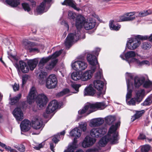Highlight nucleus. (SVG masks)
I'll use <instances>...</instances> for the list:
<instances>
[{"label":"nucleus","mask_w":152,"mask_h":152,"mask_svg":"<svg viewBox=\"0 0 152 152\" xmlns=\"http://www.w3.org/2000/svg\"><path fill=\"white\" fill-rule=\"evenodd\" d=\"M86 21L85 18L82 15H78L77 16L75 25L77 29L74 34L70 33L68 34L65 42V45L66 47H70L73 42L77 41L80 38L81 32L79 29L82 27Z\"/></svg>","instance_id":"f257e3e1"},{"label":"nucleus","mask_w":152,"mask_h":152,"mask_svg":"<svg viewBox=\"0 0 152 152\" xmlns=\"http://www.w3.org/2000/svg\"><path fill=\"white\" fill-rule=\"evenodd\" d=\"M106 106L104 102H97L94 104L88 103L85 105L82 109L79 110L78 113L79 114L82 115L88 111V114H89L96 111L97 109H104Z\"/></svg>","instance_id":"f03ea898"},{"label":"nucleus","mask_w":152,"mask_h":152,"mask_svg":"<svg viewBox=\"0 0 152 152\" xmlns=\"http://www.w3.org/2000/svg\"><path fill=\"white\" fill-rule=\"evenodd\" d=\"M11 57L12 59H11V61H13V64L15 67L20 70L24 73H27L29 71V68L26 63L23 61H20L19 62V65L18 61V58L16 56H13L10 54V57Z\"/></svg>","instance_id":"7ed1b4c3"},{"label":"nucleus","mask_w":152,"mask_h":152,"mask_svg":"<svg viewBox=\"0 0 152 152\" xmlns=\"http://www.w3.org/2000/svg\"><path fill=\"white\" fill-rule=\"evenodd\" d=\"M118 139L116 137L109 134L108 132L107 135L102 137L99 140V144L100 146L104 147L108 141H110L112 144H115L117 142Z\"/></svg>","instance_id":"20e7f679"},{"label":"nucleus","mask_w":152,"mask_h":152,"mask_svg":"<svg viewBox=\"0 0 152 152\" xmlns=\"http://www.w3.org/2000/svg\"><path fill=\"white\" fill-rule=\"evenodd\" d=\"M52 0H44L37 7L36 11L39 14H42L47 12L50 7V3Z\"/></svg>","instance_id":"39448f33"},{"label":"nucleus","mask_w":152,"mask_h":152,"mask_svg":"<svg viewBox=\"0 0 152 152\" xmlns=\"http://www.w3.org/2000/svg\"><path fill=\"white\" fill-rule=\"evenodd\" d=\"M46 80V86L48 88H53L56 86L57 80L55 75H50Z\"/></svg>","instance_id":"423d86ee"},{"label":"nucleus","mask_w":152,"mask_h":152,"mask_svg":"<svg viewBox=\"0 0 152 152\" xmlns=\"http://www.w3.org/2000/svg\"><path fill=\"white\" fill-rule=\"evenodd\" d=\"M144 94V90H141L138 91L137 92L136 96L134 98H132L128 102L127 104L129 105H135L136 102L138 104L142 100Z\"/></svg>","instance_id":"0eeeda50"},{"label":"nucleus","mask_w":152,"mask_h":152,"mask_svg":"<svg viewBox=\"0 0 152 152\" xmlns=\"http://www.w3.org/2000/svg\"><path fill=\"white\" fill-rule=\"evenodd\" d=\"M25 102L22 103V107L20 108L17 107L12 112V114L17 121H21L23 118V114L21 109H23L25 107Z\"/></svg>","instance_id":"6e6552de"},{"label":"nucleus","mask_w":152,"mask_h":152,"mask_svg":"<svg viewBox=\"0 0 152 152\" xmlns=\"http://www.w3.org/2000/svg\"><path fill=\"white\" fill-rule=\"evenodd\" d=\"M105 130V129L103 128H93L90 132V134L92 137H100L105 134L106 133Z\"/></svg>","instance_id":"1a4fd4ad"},{"label":"nucleus","mask_w":152,"mask_h":152,"mask_svg":"<svg viewBox=\"0 0 152 152\" xmlns=\"http://www.w3.org/2000/svg\"><path fill=\"white\" fill-rule=\"evenodd\" d=\"M62 52V50L56 51L52 55L50 56L47 57L42 58L39 62V66H43L50 59H54L59 56Z\"/></svg>","instance_id":"9d476101"},{"label":"nucleus","mask_w":152,"mask_h":152,"mask_svg":"<svg viewBox=\"0 0 152 152\" xmlns=\"http://www.w3.org/2000/svg\"><path fill=\"white\" fill-rule=\"evenodd\" d=\"M48 101L46 96L43 94H39L37 97V103L39 108L41 109L46 105Z\"/></svg>","instance_id":"9b49d317"},{"label":"nucleus","mask_w":152,"mask_h":152,"mask_svg":"<svg viewBox=\"0 0 152 152\" xmlns=\"http://www.w3.org/2000/svg\"><path fill=\"white\" fill-rule=\"evenodd\" d=\"M137 39L136 37L131 38L128 42L126 45L129 49L134 50L139 46L140 42Z\"/></svg>","instance_id":"f8f14e48"},{"label":"nucleus","mask_w":152,"mask_h":152,"mask_svg":"<svg viewBox=\"0 0 152 152\" xmlns=\"http://www.w3.org/2000/svg\"><path fill=\"white\" fill-rule=\"evenodd\" d=\"M87 64L84 61H76L72 64V67L75 69L84 70L87 66Z\"/></svg>","instance_id":"ddd939ff"},{"label":"nucleus","mask_w":152,"mask_h":152,"mask_svg":"<svg viewBox=\"0 0 152 152\" xmlns=\"http://www.w3.org/2000/svg\"><path fill=\"white\" fill-rule=\"evenodd\" d=\"M96 68L94 66L91 67V70H88L84 72L81 75V80L83 81H86L91 79L93 73L95 72Z\"/></svg>","instance_id":"4468645a"},{"label":"nucleus","mask_w":152,"mask_h":152,"mask_svg":"<svg viewBox=\"0 0 152 152\" xmlns=\"http://www.w3.org/2000/svg\"><path fill=\"white\" fill-rule=\"evenodd\" d=\"M37 92L35 88L32 87L30 90L28 96H27V102L29 104H31L37 97Z\"/></svg>","instance_id":"2eb2a0df"},{"label":"nucleus","mask_w":152,"mask_h":152,"mask_svg":"<svg viewBox=\"0 0 152 152\" xmlns=\"http://www.w3.org/2000/svg\"><path fill=\"white\" fill-rule=\"evenodd\" d=\"M96 139L88 136H86L82 143V146L84 148L90 147L92 145L96 142Z\"/></svg>","instance_id":"dca6fc26"},{"label":"nucleus","mask_w":152,"mask_h":152,"mask_svg":"<svg viewBox=\"0 0 152 152\" xmlns=\"http://www.w3.org/2000/svg\"><path fill=\"white\" fill-rule=\"evenodd\" d=\"M58 107L57 101L53 100L48 104L46 109V113L47 114H50L54 111Z\"/></svg>","instance_id":"f3484780"},{"label":"nucleus","mask_w":152,"mask_h":152,"mask_svg":"<svg viewBox=\"0 0 152 152\" xmlns=\"http://www.w3.org/2000/svg\"><path fill=\"white\" fill-rule=\"evenodd\" d=\"M31 123L32 126L36 129H41L43 124L42 121L40 118L37 117L33 118Z\"/></svg>","instance_id":"a211bd4d"},{"label":"nucleus","mask_w":152,"mask_h":152,"mask_svg":"<svg viewBox=\"0 0 152 152\" xmlns=\"http://www.w3.org/2000/svg\"><path fill=\"white\" fill-rule=\"evenodd\" d=\"M96 23L95 20L91 18L87 19L84 22L83 26L86 30H91L96 25Z\"/></svg>","instance_id":"6ab92c4d"},{"label":"nucleus","mask_w":152,"mask_h":152,"mask_svg":"<svg viewBox=\"0 0 152 152\" xmlns=\"http://www.w3.org/2000/svg\"><path fill=\"white\" fill-rule=\"evenodd\" d=\"M21 130L25 132L28 131L30 128L31 123L27 120H24L23 121L20 125Z\"/></svg>","instance_id":"aec40b11"},{"label":"nucleus","mask_w":152,"mask_h":152,"mask_svg":"<svg viewBox=\"0 0 152 152\" xmlns=\"http://www.w3.org/2000/svg\"><path fill=\"white\" fill-rule=\"evenodd\" d=\"M120 122L118 121L115 124V125H112L110 127L108 131L109 134L112 135V136H114L118 138V134L116 133V131L117 130L118 127L120 126Z\"/></svg>","instance_id":"412c9836"},{"label":"nucleus","mask_w":152,"mask_h":152,"mask_svg":"<svg viewBox=\"0 0 152 152\" xmlns=\"http://www.w3.org/2000/svg\"><path fill=\"white\" fill-rule=\"evenodd\" d=\"M87 59L89 64L92 66L91 67L94 66H95V65L98 63L96 57L91 54H88L87 55Z\"/></svg>","instance_id":"4be33fe9"},{"label":"nucleus","mask_w":152,"mask_h":152,"mask_svg":"<svg viewBox=\"0 0 152 152\" xmlns=\"http://www.w3.org/2000/svg\"><path fill=\"white\" fill-rule=\"evenodd\" d=\"M104 122V120L101 118H97L93 119L90 122V126L94 127L99 126Z\"/></svg>","instance_id":"5701e85b"},{"label":"nucleus","mask_w":152,"mask_h":152,"mask_svg":"<svg viewBox=\"0 0 152 152\" xmlns=\"http://www.w3.org/2000/svg\"><path fill=\"white\" fill-rule=\"evenodd\" d=\"M135 13V12L126 13L125 15L127 17H126L124 16H121L120 21H128L134 20L135 18V17H131V16L134 15Z\"/></svg>","instance_id":"b1692460"},{"label":"nucleus","mask_w":152,"mask_h":152,"mask_svg":"<svg viewBox=\"0 0 152 152\" xmlns=\"http://www.w3.org/2000/svg\"><path fill=\"white\" fill-rule=\"evenodd\" d=\"M38 61V58H35L28 60L27 64L30 70L32 71L35 68Z\"/></svg>","instance_id":"393cba45"},{"label":"nucleus","mask_w":152,"mask_h":152,"mask_svg":"<svg viewBox=\"0 0 152 152\" xmlns=\"http://www.w3.org/2000/svg\"><path fill=\"white\" fill-rule=\"evenodd\" d=\"M145 80V78L144 77H135L134 79V86L136 88H138L144 83Z\"/></svg>","instance_id":"a878e982"},{"label":"nucleus","mask_w":152,"mask_h":152,"mask_svg":"<svg viewBox=\"0 0 152 152\" xmlns=\"http://www.w3.org/2000/svg\"><path fill=\"white\" fill-rule=\"evenodd\" d=\"M136 56V53L135 52L132 51H128L125 54V57L126 60L128 61V63L130 64L132 62H130V61H132V58H134Z\"/></svg>","instance_id":"bb28decb"},{"label":"nucleus","mask_w":152,"mask_h":152,"mask_svg":"<svg viewBox=\"0 0 152 152\" xmlns=\"http://www.w3.org/2000/svg\"><path fill=\"white\" fill-rule=\"evenodd\" d=\"M61 4L63 5L70 6L78 11L80 10V8L77 7L73 3L72 0H65L63 2L61 3Z\"/></svg>","instance_id":"cd10ccee"},{"label":"nucleus","mask_w":152,"mask_h":152,"mask_svg":"<svg viewBox=\"0 0 152 152\" xmlns=\"http://www.w3.org/2000/svg\"><path fill=\"white\" fill-rule=\"evenodd\" d=\"M93 84L95 88L99 91L102 90L104 85V82L102 81L99 80H96L94 81Z\"/></svg>","instance_id":"c85d7f7f"},{"label":"nucleus","mask_w":152,"mask_h":152,"mask_svg":"<svg viewBox=\"0 0 152 152\" xmlns=\"http://www.w3.org/2000/svg\"><path fill=\"white\" fill-rule=\"evenodd\" d=\"M81 134V130L77 128L73 129L70 132V135L72 137H74L76 138L80 137Z\"/></svg>","instance_id":"c756f323"},{"label":"nucleus","mask_w":152,"mask_h":152,"mask_svg":"<svg viewBox=\"0 0 152 152\" xmlns=\"http://www.w3.org/2000/svg\"><path fill=\"white\" fill-rule=\"evenodd\" d=\"M47 74V72L41 71L39 75V83L41 84H44L46 80Z\"/></svg>","instance_id":"7c9ffc66"},{"label":"nucleus","mask_w":152,"mask_h":152,"mask_svg":"<svg viewBox=\"0 0 152 152\" xmlns=\"http://www.w3.org/2000/svg\"><path fill=\"white\" fill-rule=\"evenodd\" d=\"M95 91L90 86L86 88L84 91V96L89 95L93 96L95 93Z\"/></svg>","instance_id":"2f4dec72"},{"label":"nucleus","mask_w":152,"mask_h":152,"mask_svg":"<svg viewBox=\"0 0 152 152\" xmlns=\"http://www.w3.org/2000/svg\"><path fill=\"white\" fill-rule=\"evenodd\" d=\"M22 44L23 47L27 50H29L30 47L35 45L34 43L31 42L26 39L23 40Z\"/></svg>","instance_id":"473e14b6"},{"label":"nucleus","mask_w":152,"mask_h":152,"mask_svg":"<svg viewBox=\"0 0 152 152\" xmlns=\"http://www.w3.org/2000/svg\"><path fill=\"white\" fill-rule=\"evenodd\" d=\"M115 120L116 117L115 116L109 115L105 118V123L109 125H110L113 124Z\"/></svg>","instance_id":"72a5a7b5"},{"label":"nucleus","mask_w":152,"mask_h":152,"mask_svg":"<svg viewBox=\"0 0 152 152\" xmlns=\"http://www.w3.org/2000/svg\"><path fill=\"white\" fill-rule=\"evenodd\" d=\"M134 62L138 64L140 66H142L145 64L148 65H150L149 62L148 61H143L141 62L138 59L136 58H132V61H130V62Z\"/></svg>","instance_id":"f704fd0d"},{"label":"nucleus","mask_w":152,"mask_h":152,"mask_svg":"<svg viewBox=\"0 0 152 152\" xmlns=\"http://www.w3.org/2000/svg\"><path fill=\"white\" fill-rule=\"evenodd\" d=\"M58 62L57 59H53L52 60L51 62L47 66V69L48 70H51L54 67Z\"/></svg>","instance_id":"c9c22d12"},{"label":"nucleus","mask_w":152,"mask_h":152,"mask_svg":"<svg viewBox=\"0 0 152 152\" xmlns=\"http://www.w3.org/2000/svg\"><path fill=\"white\" fill-rule=\"evenodd\" d=\"M114 21H111L110 24L109 26L110 28L113 30L118 31L121 27V26L117 24H113Z\"/></svg>","instance_id":"e433bc0d"},{"label":"nucleus","mask_w":152,"mask_h":152,"mask_svg":"<svg viewBox=\"0 0 152 152\" xmlns=\"http://www.w3.org/2000/svg\"><path fill=\"white\" fill-rule=\"evenodd\" d=\"M81 75L77 72H74L71 75L72 79L74 80H77L80 79L81 80Z\"/></svg>","instance_id":"4c0bfd02"},{"label":"nucleus","mask_w":152,"mask_h":152,"mask_svg":"<svg viewBox=\"0 0 152 152\" xmlns=\"http://www.w3.org/2000/svg\"><path fill=\"white\" fill-rule=\"evenodd\" d=\"M152 103V98L151 96H148L144 101L141 104L142 105L148 106L150 105Z\"/></svg>","instance_id":"58836bf2"},{"label":"nucleus","mask_w":152,"mask_h":152,"mask_svg":"<svg viewBox=\"0 0 152 152\" xmlns=\"http://www.w3.org/2000/svg\"><path fill=\"white\" fill-rule=\"evenodd\" d=\"M152 14V11L150 10L140 12L139 13L138 16L139 17H142Z\"/></svg>","instance_id":"ea45409f"},{"label":"nucleus","mask_w":152,"mask_h":152,"mask_svg":"<svg viewBox=\"0 0 152 152\" xmlns=\"http://www.w3.org/2000/svg\"><path fill=\"white\" fill-rule=\"evenodd\" d=\"M21 97L20 94H18L16 96L10 99L11 103L12 105H13L18 101Z\"/></svg>","instance_id":"a19ab883"},{"label":"nucleus","mask_w":152,"mask_h":152,"mask_svg":"<svg viewBox=\"0 0 152 152\" xmlns=\"http://www.w3.org/2000/svg\"><path fill=\"white\" fill-rule=\"evenodd\" d=\"M127 92L126 96V100L127 101V99H129L131 97L132 90L129 89V85L127 82Z\"/></svg>","instance_id":"79ce46f5"},{"label":"nucleus","mask_w":152,"mask_h":152,"mask_svg":"<svg viewBox=\"0 0 152 152\" xmlns=\"http://www.w3.org/2000/svg\"><path fill=\"white\" fill-rule=\"evenodd\" d=\"M95 78L97 80H102L103 79V76L102 74V70L99 69L95 75Z\"/></svg>","instance_id":"37998d69"},{"label":"nucleus","mask_w":152,"mask_h":152,"mask_svg":"<svg viewBox=\"0 0 152 152\" xmlns=\"http://www.w3.org/2000/svg\"><path fill=\"white\" fill-rule=\"evenodd\" d=\"M68 18L70 19H72L73 20H74L75 19L77 16L75 13L70 10L68 11Z\"/></svg>","instance_id":"c03bdc74"},{"label":"nucleus","mask_w":152,"mask_h":152,"mask_svg":"<svg viewBox=\"0 0 152 152\" xmlns=\"http://www.w3.org/2000/svg\"><path fill=\"white\" fill-rule=\"evenodd\" d=\"M20 3V0H10V6L12 7H16Z\"/></svg>","instance_id":"a18cd8bd"},{"label":"nucleus","mask_w":152,"mask_h":152,"mask_svg":"<svg viewBox=\"0 0 152 152\" xmlns=\"http://www.w3.org/2000/svg\"><path fill=\"white\" fill-rule=\"evenodd\" d=\"M143 87L145 88H150L152 89V82L149 80L145 81L143 85Z\"/></svg>","instance_id":"49530a36"},{"label":"nucleus","mask_w":152,"mask_h":152,"mask_svg":"<svg viewBox=\"0 0 152 152\" xmlns=\"http://www.w3.org/2000/svg\"><path fill=\"white\" fill-rule=\"evenodd\" d=\"M142 47L144 50H148L151 47V45L149 42H144L142 43Z\"/></svg>","instance_id":"de8ad7c7"},{"label":"nucleus","mask_w":152,"mask_h":152,"mask_svg":"<svg viewBox=\"0 0 152 152\" xmlns=\"http://www.w3.org/2000/svg\"><path fill=\"white\" fill-rule=\"evenodd\" d=\"M22 6L23 8L25 11L28 12L30 11L31 8L28 4L26 3H23L22 4Z\"/></svg>","instance_id":"09e8293b"},{"label":"nucleus","mask_w":152,"mask_h":152,"mask_svg":"<svg viewBox=\"0 0 152 152\" xmlns=\"http://www.w3.org/2000/svg\"><path fill=\"white\" fill-rule=\"evenodd\" d=\"M69 92V90L68 89L66 88L63 90L61 91L58 94V96H62Z\"/></svg>","instance_id":"8fccbe9b"},{"label":"nucleus","mask_w":152,"mask_h":152,"mask_svg":"<svg viewBox=\"0 0 152 152\" xmlns=\"http://www.w3.org/2000/svg\"><path fill=\"white\" fill-rule=\"evenodd\" d=\"M145 111L144 110H142L140 111H137L135 115L136 117L138 118H139L144 113Z\"/></svg>","instance_id":"3c124183"},{"label":"nucleus","mask_w":152,"mask_h":152,"mask_svg":"<svg viewBox=\"0 0 152 152\" xmlns=\"http://www.w3.org/2000/svg\"><path fill=\"white\" fill-rule=\"evenodd\" d=\"M86 123L81 122L79 124V127L81 130L85 132L86 129Z\"/></svg>","instance_id":"603ef678"},{"label":"nucleus","mask_w":152,"mask_h":152,"mask_svg":"<svg viewBox=\"0 0 152 152\" xmlns=\"http://www.w3.org/2000/svg\"><path fill=\"white\" fill-rule=\"evenodd\" d=\"M149 149L150 148L148 145H144L141 148V152H148Z\"/></svg>","instance_id":"864d4df0"},{"label":"nucleus","mask_w":152,"mask_h":152,"mask_svg":"<svg viewBox=\"0 0 152 152\" xmlns=\"http://www.w3.org/2000/svg\"><path fill=\"white\" fill-rule=\"evenodd\" d=\"M71 86L73 89H75L77 92L78 91V89L80 87L81 85L74 83H72L71 84ZM75 93H76V92Z\"/></svg>","instance_id":"5fc2aeb1"},{"label":"nucleus","mask_w":152,"mask_h":152,"mask_svg":"<svg viewBox=\"0 0 152 152\" xmlns=\"http://www.w3.org/2000/svg\"><path fill=\"white\" fill-rule=\"evenodd\" d=\"M135 37H136L137 39L143 40L148 39V36L146 35L142 36L140 35H137L135 36Z\"/></svg>","instance_id":"6e6d98bb"},{"label":"nucleus","mask_w":152,"mask_h":152,"mask_svg":"<svg viewBox=\"0 0 152 152\" xmlns=\"http://www.w3.org/2000/svg\"><path fill=\"white\" fill-rule=\"evenodd\" d=\"M28 78V75H23L22 77V86H23L26 83Z\"/></svg>","instance_id":"4d7b16f0"},{"label":"nucleus","mask_w":152,"mask_h":152,"mask_svg":"<svg viewBox=\"0 0 152 152\" xmlns=\"http://www.w3.org/2000/svg\"><path fill=\"white\" fill-rule=\"evenodd\" d=\"M138 138L139 139L143 140L145 139V140L146 141L147 140H148L149 142H151V139H149L148 138L146 137L145 135L144 134H140Z\"/></svg>","instance_id":"13d9d810"},{"label":"nucleus","mask_w":152,"mask_h":152,"mask_svg":"<svg viewBox=\"0 0 152 152\" xmlns=\"http://www.w3.org/2000/svg\"><path fill=\"white\" fill-rule=\"evenodd\" d=\"M16 148L20 152H24L25 151V147L23 145H20L19 146Z\"/></svg>","instance_id":"bf43d9fd"},{"label":"nucleus","mask_w":152,"mask_h":152,"mask_svg":"<svg viewBox=\"0 0 152 152\" xmlns=\"http://www.w3.org/2000/svg\"><path fill=\"white\" fill-rule=\"evenodd\" d=\"M30 52H35L39 53V50L36 48L30 47L28 50Z\"/></svg>","instance_id":"052dcab7"},{"label":"nucleus","mask_w":152,"mask_h":152,"mask_svg":"<svg viewBox=\"0 0 152 152\" xmlns=\"http://www.w3.org/2000/svg\"><path fill=\"white\" fill-rule=\"evenodd\" d=\"M85 152H99L98 148H94L87 150Z\"/></svg>","instance_id":"680f3d73"},{"label":"nucleus","mask_w":152,"mask_h":152,"mask_svg":"<svg viewBox=\"0 0 152 152\" xmlns=\"http://www.w3.org/2000/svg\"><path fill=\"white\" fill-rule=\"evenodd\" d=\"M44 145V143L42 142L39 144L38 145L34 147V148L37 150H39L40 148H43Z\"/></svg>","instance_id":"e2e57ef3"},{"label":"nucleus","mask_w":152,"mask_h":152,"mask_svg":"<svg viewBox=\"0 0 152 152\" xmlns=\"http://www.w3.org/2000/svg\"><path fill=\"white\" fill-rule=\"evenodd\" d=\"M76 149L75 147H69L67 149L65 150L64 152H74Z\"/></svg>","instance_id":"0e129e2a"},{"label":"nucleus","mask_w":152,"mask_h":152,"mask_svg":"<svg viewBox=\"0 0 152 152\" xmlns=\"http://www.w3.org/2000/svg\"><path fill=\"white\" fill-rule=\"evenodd\" d=\"M59 137V135H56L54 136L52 138V140L56 144L57 143V142L59 141V140H58V138Z\"/></svg>","instance_id":"69168bd1"},{"label":"nucleus","mask_w":152,"mask_h":152,"mask_svg":"<svg viewBox=\"0 0 152 152\" xmlns=\"http://www.w3.org/2000/svg\"><path fill=\"white\" fill-rule=\"evenodd\" d=\"M12 88L14 91H18L19 88V85L16 83H15L12 86Z\"/></svg>","instance_id":"338daca9"},{"label":"nucleus","mask_w":152,"mask_h":152,"mask_svg":"<svg viewBox=\"0 0 152 152\" xmlns=\"http://www.w3.org/2000/svg\"><path fill=\"white\" fill-rule=\"evenodd\" d=\"M77 138L76 137L74 139L73 141V142L72 145H70V147H75L76 148H77L76 144L77 142Z\"/></svg>","instance_id":"774afa93"}]
</instances>
